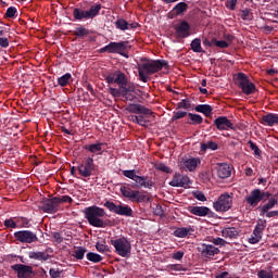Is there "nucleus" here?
Instances as JSON below:
<instances>
[{
  "label": "nucleus",
  "instance_id": "nucleus-6",
  "mask_svg": "<svg viewBox=\"0 0 278 278\" xmlns=\"http://www.w3.org/2000/svg\"><path fill=\"white\" fill-rule=\"evenodd\" d=\"M101 12V4H94L90 10L74 9L73 16L76 21H88V18H94Z\"/></svg>",
  "mask_w": 278,
  "mask_h": 278
},
{
  "label": "nucleus",
  "instance_id": "nucleus-39",
  "mask_svg": "<svg viewBox=\"0 0 278 278\" xmlns=\"http://www.w3.org/2000/svg\"><path fill=\"white\" fill-rule=\"evenodd\" d=\"M207 149H211V151H216V149H218V144L214 141H208L206 143L201 144L202 151H207Z\"/></svg>",
  "mask_w": 278,
  "mask_h": 278
},
{
  "label": "nucleus",
  "instance_id": "nucleus-12",
  "mask_svg": "<svg viewBox=\"0 0 278 278\" xmlns=\"http://www.w3.org/2000/svg\"><path fill=\"white\" fill-rule=\"evenodd\" d=\"M267 194L268 193L260 189H254L250 192L249 195L244 198V200L251 207H257V205H260V202L263 201L264 197H266Z\"/></svg>",
  "mask_w": 278,
  "mask_h": 278
},
{
  "label": "nucleus",
  "instance_id": "nucleus-7",
  "mask_svg": "<svg viewBox=\"0 0 278 278\" xmlns=\"http://www.w3.org/2000/svg\"><path fill=\"white\" fill-rule=\"evenodd\" d=\"M237 86H239L242 90L243 94H253L255 93V84H253L249 76L244 73H239L236 78Z\"/></svg>",
  "mask_w": 278,
  "mask_h": 278
},
{
  "label": "nucleus",
  "instance_id": "nucleus-21",
  "mask_svg": "<svg viewBox=\"0 0 278 278\" xmlns=\"http://www.w3.org/2000/svg\"><path fill=\"white\" fill-rule=\"evenodd\" d=\"M215 169L219 179H228V177H231V166L227 163L216 164Z\"/></svg>",
  "mask_w": 278,
  "mask_h": 278
},
{
  "label": "nucleus",
  "instance_id": "nucleus-8",
  "mask_svg": "<svg viewBox=\"0 0 278 278\" xmlns=\"http://www.w3.org/2000/svg\"><path fill=\"white\" fill-rule=\"evenodd\" d=\"M104 207H108L110 212H113L114 214H117L118 216H126L131 217L134 216V210L129 207L127 204H114V202L106 201L104 203Z\"/></svg>",
  "mask_w": 278,
  "mask_h": 278
},
{
  "label": "nucleus",
  "instance_id": "nucleus-3",
  "mask_svg": "<svg viewBox=\"0 0 278 278\" xmlns=\"http://www.w3.org/2000/svg\"><path fill=\"white\" fill-rule=\"evenodd\" d=\"M112 247L115 249V253L121 257H129L131 255V242L125 237L111 240Z\"/></svg>",
  "mask_w": 278,
  "mask_h": 278
},
{
  "label": "nucleus",
  "instance_id": "nucleus-34",
  "mask_svg": "<svg viewBox=\"0 0 278 278\" xmlns=\"http://www.w3.org/2000/svg\"><path fill=\"white\" fill-rule=\"evenodd\" d=\"M0 47L2 49H8V47H10V39L5 37V31L2 27H0Z\"/></svg>",
  "mask_w": 278,
  "mask_h": 278
},
{
  "label": "nucleus",
  "instance_id": "nucleus-43",
  "mask_svg": "<svg viewBox=\"0 0 278 278\" xmlns=\"http://www.w3.org/2000/svg\"><path fill=\"white\" fill-rule=\"evenodd\" d=\"M186 10H188V4H186V2H180L174 8V12L176 14H182V12H186Z\"/></svg>",
  "mask_w": 278,
  "mask_h": 278
},
{
  "label": "nucleus",
  "instance_id": "nucleus-49",
  "mask_svg": "<svg viewBox=\"0 0 278 278\" xmlns=\"http://www.w3.org/2000/svg\"><path fill=\"white\" fill-rule=\"evenodd\" d=\"M49 275L51 278H60V277H62V270L58 269V268H51L49 270Z\"/></svg>",
  "mask_w": 278,
  "mask_h": 278
},
{
  "label": "nucleus",
  "instance_id": "nucleus-23",
  "mask_svg": "<svg viewBox=\"0 0 278 278\" xmlns=\"http://www.w3.org/2000/svg\"><path fill=\"white\" fill-rule=\"evenodd\" d=\"M218 253H220V250H218V248L212 244H202L201 254L204 257H214V255H218Z\"/></svg>",
  "mask_w": 278,
  "mask_h": 278
},
{
  "label": "nucleus",
  "instance_id": "nucleus-33",
  "mask_svg": "<svg viewBox=\"0 0 278 278\" xmlns=\"http://www.w3.org/2000/svg\"><path fill=\"white\" fill-rule=\"evenodd\" d=\"M147 108H144L143 105L140 104H130L127 110L128 112H130L131 114H140L141 112H147L146 111Z\"/></svg>",
  "mask_w": 278,
  "mask_h": 278
},
{
  "label": "nucleus",
  "instance_id": "nucleus-25",
  "mask_svg": "<svg viewBox=\"0 0 278 278\" xmlns=\"http://www.w3.org/2000/svg\"><path fill=\"white\" fill-rule=\"evenodd\" d=\"M136 188H153V181L147 180L144 176H136L135 178Z\"/></svg>",
  "mask_w": 278,
  "mask_h": 278
},
{
  "label": "nucleus",
  "instance_id": "nucleus-45",
  "mask_svg": "<svg viewBox=\"0 0 278 278\" xmlns=\"http://www.w3.org/2000/svg\"><path fill=\"white\" fill-rule=\"evenodd\" d=\"M213 42L215 47H218L219 49H227L229 48V42L225 40H217L216 38H213Z\"/></svg>",
  "mask_w": 278,
  "mask_h": 278
},
{
  "label": "nucleus",
  "instance_id": "nucleus-42",
  "mask_svg": "<svg viewBox=\"0 0 278 278\" xmlns=\"http://www.w3.org/2000/svg\"><path fill=\"white\" fill-rule=\"evenodd\" d=\"M87 260L89 262H93L94 264L101 262V260H103V257H101V255L97 254V253H93V252H89L87 254Z\"/></svg>",
  "mask_w": 278,
  "mask_h": 278
},
{
  "label": "nucleus",
  "instance_id": "nucleus-37",
  "mask_svg": "<svg viewBox=\"0 0 278 278\" xmlns=\"http://www.w3.org/2000/svg\"><path fill=\"white\" fill-rule=\"evenodd\" d=\"M191 49L194 51V53H201L203 51V48H201V39H193L191 42Z\"/></svg>",
  "mask_w": 278,
  "mask_h": 278
},
{
  "label": "nucleus",
  "instance_id": "nucleus-61",
  "mask_svg": "<svg viewBox=\"0 0 278 278\" xmlns=\"http://www.w3.org/2000/svg\"><path fill=\"white\" fill-rule=\"evenodd\" d=\"M213 244H216L217 247H225V241L223 238H214Z\"/></svg>",
  "mask_w": 278,
  "mask_h": 278
},
{
  "label": "nucleus",
  "instance_id": "nucleus-17",
  "mask_svg": "<svg viewBox=\"0 0 278 278\" xmlns=\"http://www.w3.org/2000/svg\"><path fill=\"white\" fill-rule=\"evenodd\" d=\"M169 186L173 188H188L190 186V178L180 174H175Z\"/></svg>",
  "mask_w": 278,
  "mask_h": 278
},
{
  "label": "nucleus",
  "instance_id": "nucleus-13",
  "mask_svg": "<svg viewBox=\"0 0 278 278\" xmlns=\"http://www.w3.org/2000/svg\"><path fill=\"white\" fill-rule=\"evenodd\" d=\"M14 238L18 242H23L25 244H31L33 242L38 241V236L29 230H20L14 232Z\"/></svg>",
  "mask_w": 278,
  "mask_h": 278
},
{
  "label": "nucleus",
  "instance_id": "nucleus-27",
  "mask_svg": "<svg viewBox=\"0 0 278 278\" xmlns=\"http://www.w3.org/2000/svg\"><path fill=\"white\" fill-rule=\"evenodd\" d=\"M275 205H277V199L270 198L268 200L267 204H263V205L258 206V210L261 212V216H265L266 213H268L269 210H273V207H275Z\"/></svg>",
  "mask_w": 278,
  "mask_h": 278
},
{
  "label": "nucleus",
  "instance_id": "nucleus-44",
  "mask_svg": "<svg viewBox=\"0 0 278 278\" xmlns=\"http://www.w3.org/2000/svg\"><path fill=\"white\" fill-rule=\"evenodd\" d=\"M257 277L258 278H275V276L273 275V270H267V269L258 270Z\"/></svg>",
  "mask_w": 278,
  "mask_h": 278
},
{
  "label": "nucleus",
  "instance_id": "nucleus-41",
  "mask_svg": "<svg viewBox=\"0 0 278 278\" xmlns=\"http://www.w3.org/2000/svg\"><path fill=\"white\" fill-rule=\"evenodd\" d=\"M240 17L242 21H251L253 18V14L251 13V9H244L240 11Z\"/></svg>",
  "mask_w": 278,
  "mask_h": 278
},
{
  "label": "nucleus",
  "instance_id": "nucleus-51",
  "mask_svg": "<svg viewBox=\"0 0 278 278\" xmlns=\"http://www.w3.org/2000/svg\"><path fill=\"white\" fill-rule=\"evenodd\" d=\"M156 170H161L162 173H173V170H170L164 163L156 164Z\"/></svg>",
  "mask_w": 278,
  "mask_h": 278
},
{
  "label": "nucleus",
  "instance_id": "nucleus-63",
  "mask_svg": "<svg viewBox=\"0 0 278 278\" xmlns=\"http://www.w3.org/2000/svg\"><path fill=\"white\" fill-rule=\"evenodd\" d=\"M203 45L204 47H215L214 46V39H212L211 41L207 38H203Z\"/></svg>",
  "mask_w": 278,
  "mask_h": 278
},
{
  "label": "nucleus",
  "instance_id": "nucleus-53",
  "mask_svg": "<svg viewBox=\"0 0 278 278\" xmlns=\"http://www.w3.org/2000/svg\"><path fill=\"white\" fill-rule=\"evenodd\" d=\"M236 5H238V0L226 1V8H228V10H236Z\"/></svg>",
  "mask_w": 278,
  "mask_h": 278
},
{
  "label": "nucleus",
  "instance_id": "nucleus-58",
  "mask_svg": "<svg viewBox=\"0 0 278 278\" xmlns=\"http://www.w3.org/2000/svg\"><path fill=\"white\" fill-rule=\"evenodd\" d=\"M17 225H21V227H23V228H28L29 220H27V218H20V219H17Z\"/></svg>",
  "mask_w": 278,
  "mask_h": 278
},
{
  "label": "nucleus",
  "instance_id": "nucleus-60",
  "mask_svg": "<svg viewBox=\"0 0 278 278\" xmlns=\"http://www.w3.org/2000/svg\"><path fill=\"white\" fill-rule=\"evenodd\" d=\"M14 14H16V8L11 7L7 10V16L9 18H13Z\"/></svg>",
  "mask_w": 278,
  "mask_h": 278
},
{
  "label": "nucleus",
  "instance_id": "nucleus-19",
  "mask_svg": "<svg viewBox=\"0 0 278 278\" xmlns=\"http://www.w3.org/2000/svg\"><path fill=\"white\" fill-rule=\"evenodd\" d=\"M199 164H201V159L199 157L182 159L180 162V168L192 173V170H197V166H199Z\"/></svg>",
  "mask_w": 278,
  "mask_h": 278
},
{
  "label": "nucleus",
  "instance_id": "nucleus-1",
  "mask_svg": "<svg viewBox=\"0 0 278 278\" xmlns=\"http://www.w3.org/2000/svg\"><path fill=\"white\" fill-rule=\"evenodd\" d=\"M167 66L168 63L164 60L149 61L143 64H140L138 66L139 79L143 81V84H147L151 75L162 71L163 68H166Z\"/></svg>",
  "mask_w": 278,
  "mask_h": 278
},
{
  "label": "nucleus",
  "instance_id": "nucleus-35",
  "mask_svg": "<svg viewBox=\"0 0 278 278\" xmlns=\"http://www.w3.org/2000/svg\"><path fill=\"white\" fill-rule=\"evenodd\" d=\"M72 77L73 76L71 75V73H66L63 76L59 77L58 78L59 86L61 87L68 86V84H71Z\"/></svg>",
  "mask_w": 278,
  "mask_h": 278
},
{
  "label": "nucleus",
  "instance_id": "nucleus-2",
  "mask_svg": "<svg viewBox=\"0 0 278 278\" xmlns=\"http://www.w3.org/2000/svg\"><path fill=\"white\" fill-rule=\"evenodd\" d=\"M85 218L88 220L91 227L104 228L108 224L103 220L105 216V210L97 205L88 206L83 211Z\"/></svg>",
  "mask_w": 278,
  "mask_h": 278
},
{
  "label": "nucleus",
  "instance_id": "nucleus-20",
  "mask_svg": "<svg viewBox=\"0 0 278 278\" xmlns=\"http://www.w3.org/2000/svg\"><path fill=\"white\" fill-rule=\"evenodd\" d=\"M215 127H217L218 131H229V129H233V123L229 121L226 116H219L214 121Z\"/></svg>",
  "mask_w": 278,
  "mask_h": 278
},
{
  "label": "nucleus",
  "instance_id": "nucleus-18",
  "mask_svg": "<svg viewBox=\"0 0 278 278\" xmlns=\"http://www.w3.org/2000/svg\"><path fill=\"white\" fill-rule=\"evenodd\" d=\"M264 229H266V222H261L255 226L254 231L249 239L250 244H257V242L262 240Z\"/></svg>",
  "mask_w": 278,
  "mask_h": 278
},
{
  "label": "nucleus",
  "instance_id": "nucleus-28",
  "mask_svg": "<svg viewBox=\"0 0 278 278\" xmlns=\"http://www.w3.org/2000/svg\"><path fill=\"white\" fill-rule=\"evenodd\" d=\"M189 212L194 216H207L210 208L207 206H191Z\"/></svg>",
  "mask_w": 278,
  "mask_h": 278
},
{
  "label": "nucleus",
  "instance_id": "nucleus-54",
  "mask_svg": "<svg viewBox=\"0 0 278 278\" xmlns=\"http://www.w3.org/2000/svg\"><path fill=\"white\" fill-rule=\"evenodd\" d=\"M178 108H181L182 110H190V101L188 100H181L178 103Z\"/></svg>",
  "mask_w": 278,
  "mask_h": 278
},
{
  "label": "nucleus",
  "instance_id": "nucleus-11",
  "mask_svg": "<svg viewBox=\"0 0 278 278\" xmlns=\"http://www.w3.org/2000/svg\"><path fill=\"white\" fill-rule=\"evenodd\" d=\"M232 199L229 193L222 194L216 202L213 203V207L216 212H227L231 210Z\"/></svg>",
  "mask_w": 278,
  "mask_h": 278
},
{
  "label": "nucleus",
  "instance_id": "nucleus-62",
  "mask_svg": "<svg viewBox=\"0 0 278 278\" xmlns=\"http://www.w3.org/2000/svg\"><path fill=\"white\" fill-rule=\"evenodd\" d=\"M250 148L254 151L255 155H260V148H257V144L253 143V141L249 142Z\"/></svg>",
  "mask_w": 278,
  "mask_h": 278
},
{
  "label": "nucleus",
  "instance_id": "nucleus-10",
  "mask_svg": "<svg viewBox=\"0 0 278 278\" xmlns=\"http://www.w3.org/2000/svg\"><path fill=\"white\" fill-rule=\"evenodd\" d=\"M119 192H122V197H125V199H128L132 203H142L144 201L146 197L138 190H134L129 187H121Z\"/></svg>",
  "mask_w": 278,
  "mask_h": 278
},
{
  "label": "nucleus",
  "instance_id": "nucleus-9",
  "mask_svg": "<svg viewBox=\"0 0 278 278\" xmlns=\"http://www.w3.org/2000/svg\"><path fill=\"white\" fill-rule=\"evenodd\" d=\"M129 47V41L110 42L101 49L104 53H118L119 55H125V51Z\"/></svg>",
  "mask_w": 278,
  "mask_h": 278
},
{
  "label": "nucleus",
  "instance_id": "nucleus-14",
  "mask_svg": "<svg viewBox=\"0 0 278 278\" xmlns=\"http://www.w3.org/2000/svg\"><path fill=\"white\" fill-rule=\"evenodd\" d=\"M77 170L81 177H90L94 170V160L92 157H87L80 165H78Z\"/></svg>",
  "mask_w": 278,
  "mask_h": 278
},
{
  "label": "nucleus",
  "instance_id": "nucleus-15",
  "mask_svg": "<svg viewBox=\"0 0 278 278\" xmlns=\"http://www.w3.org/2000/svg\"><path fill=\"white\" fill-rule=\"evenodd\" d=\"M152 116L153 111L146 108V112H141L138 115H132L130 121H132V123H137V125H140L141 127H147V125H149L151 122Z\"/></svg>",
  "mask_w": 278,
  "mask_h": 278
},
{
  "label": "nucleus",
  "instance_id": "nucleus-36",
  "mask_svg": "<svg viewBox=\"0 0 278 278\" xmlns=\"http://www.w3.org/2000/svg\"><path fill=\"white\" fill-rule=\"evenodd\" d=\"M190 125H201L203 123V117L199 114L189 113Z\"/></svg>",
  "mask_w": 278,
  "mask_h": 278
},
{
  "label": "nucleus",
  "instance_id": "nucleus-56",
  "mask_svg": "<svg viewBox=\"0 0 278 278\" xmlns=\"http://www.w3.org/2000/svg\"><path fill=\"white\" fill-rule=\"evenodd\" d=\"M184 255H185L184 251H178V252L172 254V257H173V260H177L179 262V261L184 260Z\"/></svg>",
  "mask_w": 278,
  "mask_h": 278
},
{
  "label": "nucleus",
  "instance_id": "nucleus-52",
  "mask_svg": "<svg viewBox=\"0 0 278 278\" xmlns=\"http://www.w3.org/2000/svg\"><path fill=\"white\" fill-rule=\"evenodd\" d=\"M185 116H188L187 112L184 111H177L173 115V121H179V118H184Z\"/></svg>",
  "mask_w": 278,
  "mask_h": 278
},
{
  "label": "nucleus",
  "instance_id": "nucleus-50",
  "mask_svg": "<svg viewBox=\"0 0 278 278\" xmlns=\"http://www.w3.org/2000/svg\"><path fill=\"white\" fill-rule=\"evenodd\" d=\"M124 177H127L128 179H131L132 181L135 180L138 175H136V170L130 169V170H124L123 172Z\"/></svg>",
  "mask_w": 278,
  "mask_h": 278
},
{
  "label": "nucleus",
  "instance_id": "nucleus-59",
  "mask_svg": "<svg viewBox=\"0 0 278 278\" xmlns=\"http://www.w3.org/2000/svg\"><path fill=\"white\" fill-rule=\"evenodd\" d=\"M194 197H195V199H198V201H207V198H205V194H203V192H201V191H197L195 193H194Z\"/></svg>",
  "mask_w": 278,
  "mask_h": 278
},
{
  "label": "nucleus",
  "instance_id": "nucleus-29",
  "mask_svg": "<svg viewBox=\"0 0 278 278\" xmlns=\"http://www.w3.org/2000/svg\"><path fill=\"white\" fill-rule=\"evenodd\" d=\"M195 112L204 114V116H212L213 108L210 104H199L194 108Z\"/></svg>",
  "mask_w": 278,
  "mask_h": 278
},
{
  "label": "nucleus",
  "instance_id": "nucleus-46",
  "mask_svg": "<svg viewBox=\"0 0 278 278\" xmlns=\"http://www.w3.org/2000/svg\"><path fill=\"white\" fill-rule=\"evenodd\" d=\"M75 36H78V38H84V36H88V29L80 26L75 29Z\"/></svg>",
  "mask_w": 278,
  "mask_h": 278
},
{
  "label": "nucleus",
  "instance_id": "nucleus-47",
  "mask_svg": "<svg viewBox=\"0 0 278 278\" xmlns=\"http://www.w3.org/2000/svg\"><path fill=\"white\" fill-rule=\"evenodd\" d=\"M4 226L10 229H16L18 227V222H14V219H12V218L5 219Z\"/></svg>",
  "mask_w": 278,
  "mask_h": 278
},
{
  "label": "nucleus",
  "instance_id": "nucleus-24",
  "mask_svg": "<svg viewBox=\"0 0 278 278\" xmlns=\"http://www.w3.org/2000/svg\"><path fill=\"white\" fill-rule=\"evenodd\" d=\"M84 149L93 155H103V143L87 144Z\"/></svg>",
  "mask_w": 278,
  "mask_h": 278
},
{
  "label": "nucleus",
  "instance_id": "nucleus-64",
  "mask_svg": "<svg viewBox=\"0 0 278 278\" xmlns=\"http://www.w3.org/2000/svg\"><path fill=\"white\" fill-rule=\"evenodd\" d=\"M53 239H54L55 242H58V243L62 242V240H63L62 235H60V232H54V233H53Z\"/></svg>",
  "mask_w": 278,
  "mask_h": 278
},
{
  "label": "nucleus",
  "instance_id": "nucleus-5",
  "mask_svg": "<svg viewBox=\"0 0 278 278\" xmlns=\"http://www.w3.org/2000/svg\"><path fill=\"white\" fill-rule=\"evenodd\" d=\"M71 201H73V199L68 195L55 197L51 200H46L42 210L48 214H55L58 207H60V203H71Z\"/></svg>",
  "mask_w": 278,
  "mask_h": 278
},
{
  "label": "nucleus",
  "instance_id": "nucleus-40",
  "mask_svg": "<svg viewBox=\"0 0 278 278\" xmlns=\"http://www.w3.org/2000/svg\"><path fill=\"white\" fill-rule=\"evenodd\" d=\"M87 251L86 248H76L74 250V257H76V260H84V255H86Z\"/></svg>",
  "mask_w": 278,
  "mask_h": 278
},
{
  "label": "nucleus",
  "instance_id": "nucleus-22",
  "mask_svg": "<svg viewBox=\"0 0 278 278\" xmlns=\"http://www.w3.org/2000/svg\"><path fill=\"white\" fill-rule=\"evenodd\" d=\"M177 38H188L190 36V24L188 22H181L175 26Z\"/></svg>",
  "mask_w": 278,
  "mask_h": 278
},
{
  "label": "nucleus",
  "instance_id": "nucleus-48",
  "mask_svg": "<svg viewBox=\"0 0 278 278\" xmlns=\"http://www.w3.org/2000/svg\"><path fill=\"white\" fill-rule=\"evenodd\" d=\"M109 92L110 94H112V97L118 98V97H123V89H116V88H109Z\"/></svg>",
  "mask_w": 278,
  "mask_h": 278
},
{
  "label": "nucleus",
  "instance_id": "nucleus-16",
  "mask_svg": "<svg viewBox=\"0 0 278 278\" xmlns=\"http://www.w3.org/2000/svg\"><path fill=\"white\" fill-rule=\"evenodd\" d=\"M12 270L17 273L18 278H29L34 273V268L28 265L15 264L12 266Z\"/></svg>",
  "mask_w": 278,
  "mask_h": 278
},
{
  "label": "nucleus",
  "instance_id": "nucleus-55",
  "mask_svg": "<svg viewBox=\"0 0 278 278\" xmlns=\"http://www.w3.org/2000/svg\"><path fill=\"white\" fill-rule=\"evenodd\" d=\"M96 249L99 251V253H105V251H108V245H105V243L98 242L96 244Z\"/></svg>",
  "mask_w": 278,
  "mask_h": 278
},
{
  "label": "nucleus",
  "instance_id": "nucleus-26",
  "mask_svg": "<svg viewBox=\"0 0 278 278\" xmlns=\"http://www.w3.org/2000/svg\"><path fill=\"white\" fill-rule=\"evenodd\" d=\"M262 121H263V125L273 127L274 125H277V123H278V115L274 114V113H268L263 116Z\"/></svg>",
  "mask_w": 278,
  "mask_h": 278
},
{
  "label": "nucleus",
  "instance_id": "nucleus-4",
  "mask_svg": "<svg viewBox=\"0 0 278 278\" xmlns=\"http://www.w3.org/2000/svg\"><path fill=\"white\" fill-rule=\"evenodd\" d=\"M115 84H117V86L122 89L123 97L131 101V96H129V92H135L136 86L132 83L128 84L127 76L123 72L116 71Z\"/></svg>",
  "mask_w": 278,
  "mask_h": 278
},
{
  "label": "nucleus",
  "instance_id": "nucleus-57",
  "mask_svg": "<svg viewBox=\"0 0 278 278\" xmlns=\"http://www.w3.org/2000/svg\"><path fill=\"white\" fill-rule=\"evenodd\" d=\"M108 84H116V72L106 76Z\"/></svg>",
  "mask_w": 278,
  "mask_h": 278
},
{
  "label": "nucleus",
  "instance_id": "nucleus-30",
  "mask_svg": "<svg viewBox=\"0 0 278 278\" xmlns=\"http://www.w3.org/2000/svg\"><path fill=\"white\" fill-rule=\"evenodd\" d=\"M28 257L30 260H37L38 262H47L49 260V254L45 252H28Z\"/></svg>",
  "mask_w": 278,
  "mask_h": 278
},
{
  "label": "nucleus",
  "instance_id": "nucleus-31",
  "mask_svg": "<svg viewBox=\"0 0 278 278\" xmlns=\"http://www.w3.org/2000/svg\"><path fill=\"white\" fill-rule=\"evenodd\" d=\"M192 231H194V230L190 227H182V228L176 229L174 231V236L176 238H186L187 236H190V233H192Z\"/></svg>",
  "mask_w": 278,
  "mask_h": 278
},
{
  "label": "nucleus",
  "instance_id": "nucleus-32",
  "mask_svg": "<svg viewBox=\"0 0 278 278\" xmlns=\"http://www.w3.org/2000/svg\"><path fill=\"white\" fill-rule=\"evenodd\" d=\"M222 236H223V238H230V239L238 238V229H236L233 227L225 228L222 231Z\"/></svg>",
  "mask_w": 278,
  "mask_h": 278
},
{
  "label": "nucleus",
  "instance_id": "nucleus-38",
  "mask_svg": "<svg viewBox=\"0 0 278 278\" xmlns=\"http://www.w3.org/2000/svg\"><path fill=\"white\" fill-rule=\"evenodd\" d=\"M115 26L117 29H121V31H127V29H129V23L125 20H117Z\"/></svg>",
  "mask_w": 278,
  "mask_h": 278
}]
</instances>
